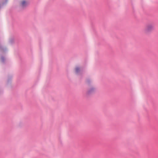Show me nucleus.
I'll use <instances>...</instances> for the list:
<instances>
[{
    "instance_id": "1",
    "label": "nucleus",
    "mask_w": 158,
    "mask_h": 158,
    "mask_svg": "<svg viewBox=\"0 0 158 158\" xmlns=\"http://www.w3.org/2000/svg\"><path fill=\"white\" fill-rule=\"evenodd\" d=\"M154 29V25L152 23H149L146 25L144 30V32L146 34H149Z\"/></svg>"
},
{
    "instance_id": "2",
    "label": "nucleus",
    "mask_w": 158,
    "mask_h": 158,
    "mask_svg": "<svg viewBox=\"0 0 158 158\" xmlns=\"http://www.w3.org/2000/svg\"><path fill=\"white\" fill-rule=\"evenodd\" d=\"M28 4L29 3L28 2L25 0H23L20 2V5L21 7H24L27 6Z\"/></svg>"
},
{
    "instance_id": "3",
    "label": "nucleus",
    "mask_w": 158,
    "mask_h": 158,
    "mask_svg": "<svg viewBox=\"0 0 158 158\" xmlns=\"http://www.w3.org/2000/svg\"><path fill=\"white\" fill-rule=\"evenodd\" d=\"M80 70V68L78 67H76L75 68V71L76 73H78Z\"/></svg>"
},
{
    "instance_id": "4",
    "label": "nucleus",
    "mask_w": 158,
    "mask_h": 158,
    "mask_svg": "<svg viewBox=\"0 0 158 158\" xmlns=\"http://www.w3.org/2000/svg\"><path fill=\"white\" fill-rule=\"evenodd\" d=\"M94 90V88H92L91 90H90L89 92H90L91 91H93Z\"/></svg>"
},
{
    "instance_id": "5",
    "label": "nucleus",
    "mask_w": 158,
    "mask_h": 158,
    "mask_svg": "<svg viewBox=\"0 0 158 158\" xmlns=\"http://www.w3.org/2000/svg\"><path fill=\"white\" fill-rule=\"evenodd\" d=\"M89 81H88V80H87V82L88 83H89Z\"/></svg>"
}]
</instances>
